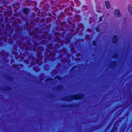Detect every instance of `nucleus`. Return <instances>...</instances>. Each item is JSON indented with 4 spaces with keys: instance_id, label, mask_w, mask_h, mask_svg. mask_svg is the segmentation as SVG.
<instances>
[{
    "instance_id": "f257e3e1",
    "label": "nucleus",
    "mask_w": 132,
    "mask_h": 132,
    "mask_svg": "<svg viewBox=\"0 0 132 132\" xmlns=\"http://www.w3.org/2000/svg\"><path fill=\"white\" fill-rule=\"evenodd\" d=\"M114 15L116 17H120L121 15L120 10L118 9H116L114 12Z\"/></svg>"
},
{
    "instance_id": "f03ea898",
    "label": "nucleus",
    "mask_w": 132,
    "mask_h": 132,
    "mask_svg": "<svg viewBox=\"0 0 132 132\" xmlns=\"http://www.w3.org/2000/svg\"><path fill=\"white\" fill-rule=\"evenodd\" d=\"M106 6L107 9H108L110 7V5L109 2L107 1H106L105 2Z\"/></svg>"
},
{
    "instance_id": "7ed1b4c3",
    "label": "nucleus",
    "mask_w": 132,
    "mask_h": 132,
    "mask_svg": "<svg viewBox=\"0 0 132 132\" xmlns=\"http://www.w3.org/2000/svg\"><path fill=\"white\" fill-rule=\"evenodd\" d=\"M128 9L130 12H132V6L130 4L128 5Z\"/></svg>"
},
{
    "instance_id": "20e7f679",
    "label": "nucleus",
    "mask_w": 132,
    "mask_h": 132,
    "mask_svg": "<svg viewBox=\"0 0 132 132\" xmlns=\"http://www.w3.org/2000/svg\"><path fill=\"white\" fill-rule=\"evenodd\" d=\"M117 39V37L116 36H114L112 39V42L113 43H115L116 42Z\"/></svg>"
},
{
    "instance_id": "39448f33",
    "label": "nucleus",
    "mask_w": 132,
    "mask_h": 132,
    "mask_svg": "<svg viewBox=\"0 0 132 132\" xmlns=\"http://www.w3.org/2000/svg\"><path fill=\"white\" fill-rule=\"evenodd\" d=\"M81 97H80L79 95H75L73 98V99L75 100H77L78 99H80Z\"/></svg>"
},
{
    "instance_id": "423d86ee",
    "label": "nucleus",
    "mask_w": 132,
    "mask_h": 132,
    "mask_svg": "<svg viewBox=\"0 0 132 132\" xmlns=\"http://www.w3.org/2000/svg\"><path fill=\"white\" fill-rule=\"evenodd\" d=\"M28 9H24L23 10V12L26 14H27L28 13Z\"/></svg>"
}]
</instances>
